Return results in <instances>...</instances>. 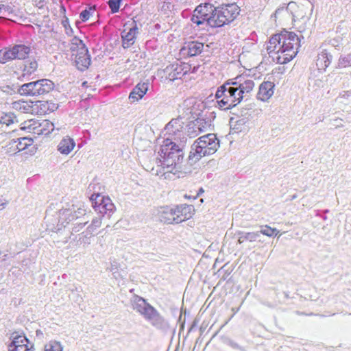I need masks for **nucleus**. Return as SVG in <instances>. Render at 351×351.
Returning <instances> with one entry per match:
<instances>
[{"label":"nucleus","instance_id":"nucleus-1","mask_svg":"<svg viewBox=\"0 0 351 351\" xmlns=\"http://www.w3.org/2000/svg\"><path fill=\"white\" fill-rule=\"evenodd\" d=\"M300 47L299 36L293 32L284 31L269 39L266 49L273 62L282 64L295 57Z\"/></svg>","mask_w":351,"mask_h":351},{"label":"nucleus","instance_id":"nucleus-2","mask_svg":"<svg viewBox=\"0 0 351 351\" xmlns=\"http://www.w3.org/2000/svg\"><path fill=\"white\" fill-rule=\"evenodd\" d=\"M186 141V136L182 138L181 143L173 141L169 138L164 139L158 152L160 166L164 171L162 176L171 173L173 175L178 174V177H180L184 160L183 149Z\"/></svg>","mask_w":351,"mask_h":351},{"label":"nucleus","instance_id":"nucleus-3","mask_svg":"<svg viewBox=\"0 0 351 351\" xmlns=\"http://www.w3.org/2000/svg\"><path fill=\"white\" fill-rule=\"evenodd\" d=\"M219 147V141L215 134L204 135L193 143L189 159L193 162L199 161L202 157L215 154Z\"/></svg>","mask_w":351,"mask_h":351},{"label":"nucleus","instance_id":"nucleus-4","mask_svg":"<svg viewBox=\"0 0 351 351\" xmlns=\"http://www.w3.org/2000/svg\"><path fill=\"white\" fill-rule=\"evenodd\" d=\"M131 305L134 311L141 314L152 326L160 329L169 326L168 322L158 311L143 298L134 295L131 300Z\"/></svg>","mask_w":351,"mask_h":351},{"label":"nucleus","instance_id":"nucleus-5","mask_svg":"<svg viewBox=\"0 0 351 351\" xmlns=\"http://www.w3.org/2000/svg\"><path fill=\"white\" fill-rule=\"evenodd\" d=\"M239 7L235 3L227 4L219 8H214L210 19V26L221 27L234 21L239 15Z\"/></svg>","mask_w":351,"mask_h":351},{"label":"nucleus","instance_id":"nucleus-6","mask_svg":"<svg viewBox=\"0 0 351 351\" xmlns=\"http://www.w3.org/2000/svg\"><path fill=\"white\" fill-rule=\"evenodd\" d=\"M53 88L54 84L52 81L42 79L23 84L18 92L21 95L39 97L49 93Z\"/></svg>","mask_w":351,"mask_h":351},{"label":"nucleus","instance_id":"nucleus-7","mask_svg":"<svg viewBox=\"0 0 351 351\" xmlns=\"http://www.w3.org/2000/svg\"><path fill=\"white\" fill-rule=\"evenodd\" d=\"M70 49L72 52H77L75 62L77 69L80 71L88 69L91 62L90 56L83 41L77 37H74L71 40Z\"/></svg>","mask_w":351,"mask_h":351},{"label":"nucleus","instance_id":"nucleus-8","mask_svg":"<svg viewBox=\"0 0 351 351\" xmlns=\"http://www.w3.org/2000/svg\"><path fill=\"white\" fill-rule=\"evenodd\" d=\"M90 200L95 211L99 213L101 217L106 216L110 218L115 211V206L108 197H104L100 194H93Z\"/></svg>","mask_w":351,"mask_h":351},{"label":"nucleus","instance_id":"nucleus-9","mask_svg":"<svg viewBox=\"0 0 351 351\" xmlns=\"http://www.w3.org/2000/svg\"><path fill=\"white\" fill-rule=\"evenodd\" d=\"M228 85H232L230 80L219 86L215 95L217 99L215 106L222 110H230L235 107V104L232 101L233 97H230V94H229Z\"/></svg>","mask_w":351,"mask_h":351},{"label":"nucleus","instance_id":"nucleus-10","mask_svg":"<svg viewBox=\"0 0 351 351\" xmlns=\"http://www.w3.org/2000/svg\"><path fill=\"white\" fill-rule=\"evenodd\" d=\"M183 127L184 122L181 118L173 119L165 128V135H168L167 138L173 141L181 143L182 138L185 136L182 131Z\"/></svg>","mask_w":351,"mask_h":351},{"label":"nucleus","instance_id":"nucleus-11","mask_svg":"<svg viewBox=\"0 0 351 351\" xmlns=\"http://www.w3.org/2000/svg\"><path fill=\"white\" fill-rule=\"evenodd\" d=\"M73 216V210L71 209V207L60 210L58 212L59 220L56 224L53 223V220L47 219L49 223L48 230L52 232L59 231L63 227H65L66 224L74 220Z\"/></svg>","mask_w":351,"mask_h":351},{"label":"nucleus","instance_id":"nucleus-12","mask_svg":"<svg viewBox=\"0 0 351 351\" xmlns=\"http://www.w3.org/2000/svg\"><path fill=\"white\" fill-rule=\"evenodd\" d=\"M232 85L236 86L241 95L244 98L254 88L255 83L251 78L245 75H239L233 79H230Z\"/></svg>","mask_w":351,"mask_h":351},{"label":"nucleus","instance_id":"nucleus-13","mask_svg":"<svg viewBox=\"0 0 351 351\" xmlns=\"http://www.w3.org/2000/svg\"><path fill=\"white\" fill-rule=\"evenodd\" d=\"M38 66V62L35 59L24 62L21 70V73L18 76V80L21 81L31 80V76L37 71Z\"/></svg>","mask_w":351,"mask_h":351},{"label":"nucleus","instance_id":"nucleus-14","mask_svg":"<svg viewBox=\"0 0 351 351\" xmlns=\"http://www.w3.org/2000/svg\"><path fill=\"white\" fill-rule=\"evenodd\" d=\"M159 217L161 221L166 223H179L180 219H178L176 215V208L169 206L161 207L158 210Z\"/></svg>","mask_w":351,"mask_h":351},{"label":"nucleus","instance_id":"nucleus-15","mask_svg":"<svg viewBox=\"0 0 351 351\" xmlns=\"http://www.w3.org/2000/svg\"><path fill=\"white\" fill-rule=\"evenodd\" d=\"M132 23L134 25L128 30L125 28L121 32L122 46L124 49L129 48L135 43L138 28L134 21Z\"/></svg>","mask_w":351,"mask_h":351},{"label":"nucleus","instance_id":"nucleus-16","mask_svg":"<svg viewBox=\"0 0 351 351\" xmlns=\"http://www.w3.org/2000/svg\"><path fill=\"white\" fill-rule=\"evenodd\" d=\"M11 59L13 60H25L32 52L31 47L24 44L15 45L12 47H9Z\"/></svg>","mask_w":351,"mask_h":351},{"label":"nucleus","instance_id":"nucleus-17","mask_svg":"<svg viewBox=\"0 0 351 351\" xmlns=\"http://www.w3.org/2000/svg\"><path fill=\"white\" fill-rule=\"evenodd\" d=\"M274 84L271 82H263L261 84L257 93V99L263 101H267L274 95Z\"/></svg>","mask_w":351,"mask_h":351},{"label":"nucleus","instance_id":"nucleus-18","mask_svg":"<svg viewBox=\"0 0 351 351\" xmlns=\"http://www.w3.org/2000/svg\"><path fill=\"white\" fill-rule=\"evenodd\" d=\"M149 84L147 82L138 83L132 89L129 95V99L132 103L138 101L142 99L148 90Z\"/></svg>","mask_w":351,"mask_h":351},{"label":"nucleus","instance_id":"nucleus-19","mask_svg":"<svg viewBox=\"0 0 351 351\" xmlns=\"http://www.w3.org/2000/svg\"><path fill=\"white\" fill-rule=\"evenodd\" d=\"M75 146L74 140L69 136L64 137L58 145V151L64 155H68Z\"/></svg>","mask_w":351,"mask_h":351},{"label":"nucleus","instance_id":"nucleus-20","mask_svg":"<svg viewBox=\"0 0 351 351\" xmlns=\"http://www.w3.org/2000/svg\"><path fill=\"white\" fill-rule=\"evenodd\" d=\"M11 337L12 341L8 346L9 351H16L18 347H27L28 339L24 335H20L17 332H13Z\"/></svg>","mask_w":351,"mask_h":351},{"label":"nucleus","instance_id":"nucleus-21","mask_svg":"<svg viewBox=\"0 0 351 351\" xmlns=\"http://www.w3.org/2000/svg\"><path fill=\"white\" fill-rule=\"evenodd\" d=\"M332 56L326 50H323L318 54L316 60V66L318 70L325 71L331 62Z\"/></svg>","mask_w":351,"mask_h":351},{"label":"nucleus","instance_id":"nucleus-22","mask_svg":"<svg viewBox=\"0 0 351 351\" xmlns=\"http://www.w3.org/2000/svg\"><path fill=\"white\" fill-rule=\"evenodd\" d=\"M12 147H15V149L19 152L27 149L29 146L32 145L33 140L31 138H19L13 139L10 143Z\"/></svg>","mask_w":351,"mask_h":351},{"label":"nucleus","instance_id":"nucleus-23","mask_svg":"<svg viewBox=\"0 0 351 351\" xmlns=\"http://www.w3.org/2000/svg\"><path fill=\"white\" fill-rule=\"evenodd\" d=\"M175 208L176 215H178V219H180V223L191 217V210L193 209L191 206L180 205Z\"/></svg>","mask_w":351,"mask_h":351},{"label":"nucleus","instance_id":"nucleus-24","mask_svg":"<svg viewBox=\"0 0 351 351\" xmlns=\"http://www.w3.org/2000/svg\"><path fill=\"white\" fill-rule=\"evenodd\" d=\"M235 235L238 237V243H243L245 241H248L250 242H254L257 240L259 237L258 232H245L242 231H237L235 233Z\"/></svg>","mask_w":351,"mask_h":351},{"label":"nucleus","instance_id":"nucleus-25","mask_svg":"<svg viewBox=\"0 0 351 351\" xmlns=\"http://www.w3.org/2000/svg\"><path fill=\"white\" fill-rule=\"evenodd\" d=\"M15 121H16V119L13 113L0 112V130L6 128Z\"/></svg>","mask_w":351,"mask_h":351},{"label":"nucleus","instance_id":"nucleus-26","mask_svg":"<svg viewBox=\"0 0 351 351\" xmlns=\"http://www.w3.org/2000/svg\"><path fill=\"white\" fill-rule=\"evenodd\" d=\"M204 45L202 43L194 41L189 43L187 45V54L190 56H194L199 54L203 50Z\"/></svg>","mask_w":351,"mask_h":351},{"label":"nucleus","instance_id":"nucleus-27","mask_svg":"<svg viewBox=\"0 0 351 351\" xmlns=\"http://www.w3.org/2000/svg\"><path fill=\"white\" fill-rule=\"evenodd\" d=\"M228 91L229 94H230V97H234L232 98V101L234 104H235V106H237L241 101L243 100V97L241 95L238 88L234 85H228Z\"/></svg>","mask_w":351,"mask_h":351},{"label":"nucleus","instance_id":"nucleus-28","mask_svg":"<svg viewBox=\"0 0 351 351\" xmlns=\"http://www.w3.org/2000/svg\"><path fill=\"white\" fill-rule=\"evenodd\" d=\"M214 8L210 3H206L204 5H199L194 10V13H197L201 15H205L207 17L211 16Z\"/></svg>","mask_w":351,"mask_h":351},{"label":"nucleus","instance_id":"nucleus-29","mask_svg":"<svg viewBox=\"0 0 351 351\" xmlns=\"http://www.w3.org/2000/svg\"><path fill=\"white\" fill-rule=\"evenodd\" d=\"M200 128L197 127V123H195V121L190 122L187 125L186 128V134L189 138H195L199 134H201V132L199 130Z\"/></svg>","mask_w":351,"mask_h":351},{"label":"nucleus","instance_id":"nucleus-30","mask_svg":"<svg viewBox=\"0 0 351 351\" xmlns=\"http://www.w3.org/2000/svg\"><path fill=\"white\" fill-rule=\"evenodd\" d=\"M39 133L43 135H47L50 134L54 130V125L52 122L49 120H43L42 123H40Z\"/></svg>","mask_w":351,"mask_h":351},{"label":"nucleus","instance_id":"nucleus-31","mask_svg":"<svg viewBox=\"0 0 351 351\" xmlns=\"http://www.w3.org/2000/svg\"><path fill=\"white\" fill-rule=\"evenodd\" d=\"M351 66V53L340 56L337 68L343 69Z\"/></svg>","mask_w":351,"mask_h":351},{"label":"nucleus","instance_id":"nucleus-32","mask_svg":"<svg viewBox=\"0 0 351 351\" xmlns=\"http://www.w3.org/2000/svg\"><path fill=\"white\" fill-rule=\"evenodd\" d=\"M195 123L197 125L199 130L202 132H205L208 128L211 125V120L209 118H197L195 120Z\"/></svg>","mask_w":351,"mask_h":351},{"label":"nucleus","instance_id":"nucleus-33","mask_svg":"<svg viewBox=\"0 0 351 351\" xmlns=\"http://www.w3.org/2000/svg\"><path fill=\"white\" fill-rule=\"evenodd\" d=\"M210 19H211V16H210L209 17H207L205 15H201L197 13H194V14L191 17V21L193 23L197 24V25L203 24L205 22H206L207 24H208L210 25V22H209Z\"/></svg>","mask_w":351,"mask_h":351},{"label":"nucleus","instance_id":"nucleus-34","mask_svg":"<svg viewBox=\"0 0 351 351\" xmlns=\"http://www.w3.org/2000/svg\"><path fill=\"white\" fill-rule=\"evenodd\" d=\"M101 225V217H98L93 219L90 225L87 228V232L92 234L97 228Z\"/></svg>","mask_w":351,"mask_h":351},{"label":"nucleus","instance_id":"nucleus-35","mask_svg":"<svg viewBox=\"0 0 351 351\" xmlns=\"http://www.w3.org/2000/svg\"><path fill=\"white\" fill-rule=\"evenodd\" d=\"M299 16H300L299 14H298V15H295V14L293 15V20L294 21V22L298 23V24L296 25L298 26L299 31L300 32H302L305 31L306 27L300 26L299 23H302V24L306 25L307 22H309V17L305 16H302L299 19H298Z\"/></svg>","mask_w":351,"mask_h":351},{"label":"nucleus","instance_id":"nucleus-36","mask_svg":"<svg viewBox=\"0 0 351 351\" xmlns=\"http://www.w3.org/2000/svg\"><path fill=\"white\" fill-rule=\"evenodd\" d=\"M45 351H62V346L58 341H51L45 345Z\"/></svg>","mask_w":351,"mask_h":351},{"label":"nucleus","instance_id":"nucleus-37","mask_svg":"<svg viewBox=\"0 0 351 351\" xmlns=\"http://www.w3.org/2000/svg\"><path fill=\"white\" fill-rule=\"evenodd\" d=\"M11 53L10 48H4L0 50V64H5L11 61Z\"/></svg>","mask_w":351,"mask_h":351},{"label":"nucleus","instance_id":"nucleus-38","mask_svg":"<svg viewBox=\"0 0 351 351\" xmlns=\"http://www.w3.org/2000/svg\"><path fill=\"white\" fill-rule=\"evenodd\" d=\"M71 209L73 210L74 219L79 218L86 214V210L84 208V205L75 206L71 205Z\"/></svg>","mask_w":351,"mask_h":351},{"label":"nucleus","instance_id":"nucleus-39","mask_svg":"<svg viewBox=\"0 0 351 351\" xmlns=\"http://www.w3.org/2000/svg\"><path fill=\"white\" fill-rule=\"evenodd\" d=\"M259 234H263L267 237H272L274 234H277L278 233V230L276 228H272L268 226H262L261 230H260Z\"/></svg>","mask_w":351,"mask_h":351},{"label":"nucleus","instance_id":"nucleus-40","mask_svg":"<svg viewBox=\"0 0 351 351\" xmlns=\"http://www.w3.org/2000/svg\"><path fill=\"white\" fill-rule=\"evenodd\" d=\"M122 0H109L108 5L112 13H116L119 11L120 3Z\"/></svg>","mask_w":351,"mask_h":351},{"label":"nucleus","instance_id":"nucleus-41","mask_svg":"<svg viewBox=\"0 0 351 351\" xmlns=\"http://www.w3.org/2000/svg\"><path fill=\"white\" fill-rule=\"evenodd\" d=\"M80 238L79 240L85 244L89 245L90 243V237L91 234H90L88 232H86V234H85L84 232H82L81 234H79Z\"/></svg>","mask_w":351,"mask_h":351},{"label":"nucleus","instance_id":"nucleus-42","mask_svg":"<svg viewBox=\"0 0 351 351\" xmlns=\"http://www.w3.org/2000/svg\"><path fill=\"white\" fill-rule=\"evenodd\" d=\"M0 12L3 15H10L13 12V9L10 5H0Z\"/></svg>","mask_w":351,"mask_h":351},{"label":"nucleus","instance_id":"nucleus-43","mask_svg":"<svg viewBox=\"0 0 351 351\" xmlns=\"http://www.w3.org/2000/svg\"><path fill=\"white\" fill-rule=\"evenodd\" d=\"M92 9L90 8L89 10H83L80 14V19L82 21H86L87 20L89 19L90 18V12H91Z\"/></svg>","mask_w":351,"mask_h":351},{"label":"nucleus","instance_id":"nucleus-44","mask_svg":"<svg viewBox=\"0 0 351 351\" xmlns=\"http://www.w3.org/2000/svg\"><path fill=\"white\" fill-rule=\"evenodd\" d=\"M62 24L64 26V27L65 28L66 34L69 36L71 35V34L73 33V29L69 23L68 19H65L64 20H63L62 21Z\"/></svg>","mask_w":351,"mask_h":351},{"label":"nucleus","instance_id":"nucleus-45","mask_svg":"<svg viewBox=\"0 0 351 351\" xmlns=\"http://www.w3.org/2000/svg\"><path fill=\"white\" fill-rule=\"evenodd\" d=\"M49 219L50 220H53V223L56 224L58 222V220H59V218H58V213H57V215L56 216H49V215H47L46 217H45V220H46V223H47V226L48 227V225H49V223L47 222V219Z\"/></svg>","mask_w":351,"mask_h":351},{"label":"nucleus","instance_id":"nucleus-46","mask_svg":"<svg viewBox=\"0 0 351 351\" xmlns=\"http://www.w3.org/2000/svg\"><path fill=\"white\" fill-rule=\"evenodd\" d=\"M14 105L15 108H19L20 110L23 109L24 110H27V104L25 101L14 103Z\"/></svg>","mask_w":351,"mask_h":351},{"label":"nucleus","instance_id":"nucleus-47","mask_svg":"<svg viewBox=\"0 0 351 351\" xmlns=\"http://www.w3.org/2000/svg\"><path fill=\"white\" fill-rule=\"evenodd\" d=\"M86 223V222L85 223H80L77 225V226H75L73 228V231L75 232H77L80 231V230Z\"/></svg>","mask_w":351,"mask_h":351},{"label":"nucleus","instance_id":"nucleus-48","mask_svg":"<svg viewBox=\"0 0 351 351\" xmlns=\"http://www.w3.org/2000/svg\"><path fill=\"white\" fill-rule=\"evenodd\" d=\"M150 171L152 172V174L154 175H156V176H159L160 175V172L158 171V169H156L154 168H152V169L150 170Z\"/></svg>","mask_w":351,"mask_h":351},{"label":"nucleus","instance_id":"nucleus-49","mask_svg":"<svg viewBox=\"0 0 351 351\" xmlns=\"http://www.w3.org/2000/svg\"><path fill=\"white\" fill-rule=\"evenodd\" d=\"M180 72L179 71H177V73H173L171 77H173V79H178V78H180V77L179 76Z\"/></svg>","mask_w":351,"mask_h":351},{"label":"nucleus","instance_id":"nucleus-50","mask_svg":"<svg viewBox=\"0 0 351 351\" xmlns=\"http://www.w3.org/2000/svg\"><path fill=\"white\" fill-rule=\"evenodd\" d=\"M281 11H284V9L283 8L277 9L274 13V17L276 18L277 14H279Z\"/></svg>","mask_w":351,"mask_h":351},{"label":"nucleus","instance_id":"nucleus-51","mask_svg":"<svg viewBox=\"0 0 351 351\" xmlns=\"http://www.w3.org/2000/svg\"><path fill=\"white\" fill-rule=\"evenodd\" d=\"M296 313L299 315H305V313H302V312H300V311H297ZM313 315L312 313H310V314H306V315Z\"/></svg>","mask_w":351,"mask_h":351},{"label":"nucleus","instance_id":"nucleus-52","mask_svg":"<svg viewBox=\"0 0 351 351\" xmlns=\"http://www.w3.org/2000/svg\"><path fill=\"white\" fill-rule=\"evenodd\" d=\"M82 86L83 87H87L88 86V82H84L82 84Z\"/></svg>","mask_w":351,"mask_h":351},{"label":"nucleus","instance_id":"nucleus-53","mask_svg":"<svg viewBox=\"0 0 351 351\" xmlns=\"http://www.w3.org/2000/svg\"><path fill=\"white\" fill-rule=\"evenodd\" d=\"M297 197V195L296 194H294L291 196V200H293L294 199H295Z\"/></svg>","mask_w":351,"mask_h":351},{"label":"nucleus","instance_id":"nucleus-54","mask_svg":"<svg viewBox=\"0 0 351 351\" xmlns=\"http://www.w3.org/2000/svg\"><path fill=\"white\" fill-rule=\"evenodd\" d=\"M197 68H198V67H195V66H194L193 70V73H195V71H196V69H197Z\"/></svg>","mask_w":351,"mask_h":351},{"label":"nucleus","instance_id":"nucleus-55","mask_svg":"<svg viewBox=\"0 0 351 351\" xmlns=\"http://www.w3.org/2000/svg\"><path fill=\"white\" fill-rule=\"evenodd\" d=\"M348 96V95L347 94V93H345L343 95H342V97H346V96Z\"/></svg>","mask_w":351,"mask_h":351},{"label":"nucleus","instance_id":"nucleus-56","mask_svg":"<svg viewBox=\"0 0 351 351\" xmlns=\"http://www.w3.org/2000/svg\"><path fill=\"white\" fill-rule=\"evenodd\" d=\"M178 69H180V67H178V66H176V68L174 69L175 71H178Z\"/></svg>","mask_w":351,"mask_h":351},{"label":"nucleus","instance_id":"nucleus-57","mask_svg":"<svg viewBox=\"0 0 351 351\" xmlns=\"http://www.w3.org/2000/svg\"><path fill=\"white\" fill-rule=\"evenodd\" d=\"M349 315H351V313Z\"/></svg>","mask_w":351,"mask_h":351}]
</instances>
